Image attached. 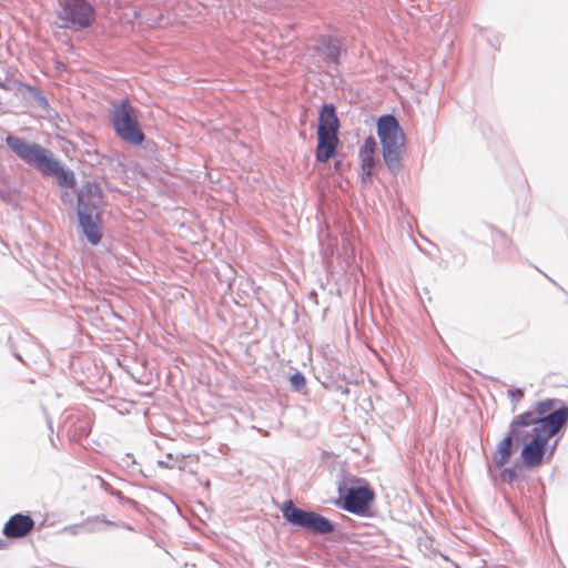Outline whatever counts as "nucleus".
Returning a JSON list of instances; mask_svg holds the SVG:
<instances>
[{
  "label": "nucleus",
  "mask_w": 568,
  "mask_h": 568,
  "mask_svg": "<svg viewBox=\"0 0 568 568\" xmlns=\"http://www.w3.org/2000/svg\"><path fill=\"white\" fill-rule=\"evenodd\" d=\"M6 144L21 161L42 174L54 178L60 186L75 185L73 172L67 170L50 150L12 134L6 138Z\"/></svg>",
  "instance_id": "obj_1"
},
{
  "label": "nucleus",
  "mask_w": 568,
  "mask_h": 568,
  "mask_svg": "<svg viewBox=\"0 0 568 568\" xmlns=\"http://www.w3.org/2000/svg\"><path fill=\"white\" fill-rule=\"evenodd\" d=\"M110 121L116 135L124 142L138 145L144 141L136 110L128 99L113 105L110 111Z\"/></svg>",
  "instance_id": "obj_5"
},
{
  "label": "nucleus",
  "mask_w": 568,
  "mask_h": 568,
  "mask_svg": "<svg viewBox=\"0 0 568 568\" xmlns=\"http://www.w3.org/2000/svg\"><path fill=\"white\" fill-rule=\"evenodd\" d=\"M283 517L294 526L304 528L314 534L325 535L334 531V524L326 517L315 511L305 510L294 505L292 500L284 503Z\"/></svg>",
  "instance_id": "obj_7"
},
{
  "label": "nucleus",
  "mask_w": 568,
  "mask_h": 568,
  "mask_svg": "<svg viewBox=\"0 0 568 568\" xmlns=\"http://www.w3.org/2000/svg\"><path fill=\"white\" fill-rule=\"evenodd\" d=\"M559 403L557 399H542L536 403L535 409L530 410L536 417H546L549 414H552L557 408L556 405Z\"/></svg>",
  "instance_id": "obj_17"
},
{
  "label": "nucleus",
  "mask_w": 568,
  "mask_h": 568,
  "mask_svg": "<svg viewBox=\"0 0 568 568\" xmlns=\"http://www.w3.org/2000/svg\"><path fill=\"white\" fill-rule=\"evenodd\" d=\"M508 396L514 403V408L516 407L517 403L524 397V392L520 388H510L508 389Z\"/></svg>",
  "instance_id": "obj_19"
},
{
  "label": "nucleus",
  "mask_w": 568,
  "mask_h": 568,
  "mask_svg": "<svg viewBox=\"0 0 568 568\" xmlns=\"http://www.w3.org/2000/svg\"><path fill=\"white\" fill-rule=\"evenodd\" d=\"M551 437L552 436L537 435L535 439L524 444L521 458L526 466L534 468L541 465L546 453V445Z\"/></svg>",
  "instance_id": "obj_10"
},
{
  "label": "nucleus",
  "mask_w": 568,
  "mask_h": 568,
  "mask_svg": "<svg viewBox=\"0 0 568 568\" xmlns=\"http://www.w3.org/2000/svg\"><path fill=\"white\" fill-rule=\"evenodd\" d=\"M316 50L327 63L336 65L342 53V42L335 37L324 36L320 39Z\"/></svg>",
  "instance_id": "obj_13"
},
{
  "label": "nucleus",
  "mask_w": 568,
  "mask_h": 568,
  "mask_svg": "<svg viewBox=\"0 0 568 568\" xmlns=\"http://www.w3.org/2000/svg\"><path fill=\"white\" fill-rule=\"evenodd\" d=\"M122 527L125 528L126 530H133V528L130 525H126V524H124Z\"/></svg>",
  "instance_id": "obj_25"
},
{
  "label": "nucleus",
  "mask_w": 568,
  "mask_h": 568,
  "mask_svg": "<svg viewBox=\"0 0 568 568\" xmlns=\"http://www.w3.org/2000/svg\"><path fill=\"white\" fill-rule=\"evenodd\" d=\"M60 28L79 31L89 28L94 19V8L85 0H65L57 11Z\"/></svg>",
  "instance_id": "obj_6"
},
{
  "label": "nucleus",
  "mask_w": 568,
  "mask_h": 568,
  "mask_svg": "<svg viewBox=\"0 0 568 568\" xmlns=\"http://www.w3.org/2000/svg\"><path fill=\"white\" fill-rule=\"evenodd\" d=\"M0 88L6 91H14L17 89L23 90V91L29 92L34 98V100L38 101V103L40 105H44L48 103L47 99L41 94V92L38 89H36L29 84L19 82L14 79H10L9 77H4L3 79L0 78Z\"/></svg>",
  "instance_id": "obj_15"
},
{
  "label": "nucleus",
  "mask_w": 568,
  "mask_h": 568,
  "mask_svg": "<svg viewBox=\"0 0 568 568\" xmlns=\"http://www.w3.org/2000/svg\"><path fill=\"white\" fill-rule=\"evenodd\" d=\"M377 142L373 136H368L364 140V143L359 150V159L363 174L367 178L373 175L375 169V151Z\"/></svg>",
  "instance_id": "obj_14"
},
{
  "label": "nucleus",
  "mask_w": 568,
  "mask_h": 568,
  "mask_svg": "<svg viewBox=\"0 0 568 568\" xmlns=\"http://www.w3.org/2000/svg\"><path fill=\"white\" fill-rule=\"evenodd\" d=\"M377 135L386 166L392 172H398L402 168V151L405 148V134L398 120L392 114L382 115L377 120Z\"/></svg>",
  "instance_id": "obj_3"
},
{
  "label": "nucleus",
  "mask_w": 568,
  "mask_h": 568,
  "mask_svg": "<svg viewBox=\"0 0 568 568\" xmlns=\"http://www.w3.org/2000/svg\"><path fill=\"white\" fill-rule=\"evenodd\" d=\"M290 382H291V385L294 388V390H297V392L302 390L306 385L305 376L300 372H296L295 374H293L290 378Z\"/></svg>",
  "instance_id": "obj_18"
},
{
  "label": "nucleus",
  "mask_w": 568,
  "mask_h": 568,
  "mask_svg": "<svg viewBox=\"0 0 568 568\" xmlns=\"http://www.w3.org/2000/svg\"><path fill=\"white\" fill-rule=\"evenodd\" d=\"M516 478V470L513 468H505L500 473V479L505 483H511Z\"/></svg>",
  "instance_id": "obj_20"
},
{
  "label": "nucleus",
  "mask_w": 568,
  "mask_h": 568,
  "mask_svg": "<svg viewBox=\"0 0 568 568\" xmlns=\"http://www.w3.org/2000/svg\"><path fill=\"white\" fill-rule=\"evenodd\" d=\"M100 215L78 213L79 225L92 245L99 244L102 237Z\"/></svg>",
  "instance_id": "obj_12"
},
{
  "label": "nucleus",
  "mask_w": 568,
  "mask_h": 568,
  "mask_svg": "<svg viewBox=\"0 0 568 568\" xmlns=\"http://www.w3.org/2000/svg\"><path fill=\"white\" fill-rule=\"evenodd\" d=\"M339 121L333 104H324L318 115L316 160L327 162L338 143Z\"/></svg>",
  "instance_id": "obj_4"
},
{
  "label": "nucleus",
  "mask_w": 568,
  "mask_h": 568,
  "mask_svg": "<svg viewBox=\"0 0 568 568\" xmlns=\"http://www.w3.org/2000/svg\"><path fill=\"white\" fill-rule=\"evenodd\" d=\"M16 356H17V358H19L21 362H23L27 365H30L31 363H36V361L33 358H31V357H29L28 359H23L19 355H16Z\"/></svg>",
  "instance_id": "obj_23"
},
{
  "label": "nucleus",
  "mask_w": 568,
  "mask_h": 568,
  "mask_svg": "<svg viewBox=\"0 0 568 568\" xmlns=\"http://www.w3.org/2000/svg\"><path fill=\"white\" fill-rule=\"evenodd\" d=\"M34 527V521L29 515L16 514L10 517L3 527V535L7 538H22Z\"/></svg>",
  "instance_id": "obj_11"
},
{
  "label": "nucleus",
  "mask_w": 568,
  "mask_h": 568,
  "mask_svg": "<svg viewBox=\"0 0 568 568\" xmlns=\"http://www.w3.org/2000/svg\"><path fill=\"white\" fill-rule=\"evenodd\" d=\"M33 348H34V351H36L37 353H39L41 356L45 357V351H44L41 346H39V345H34V346H33Z\"/></svg>",
  "instance_id": "obj_22"
},
{
  "label": "nucleus",
  "mask_w": 568,
  "mask_h": 568,
  "mask_svg": "<svg viewBox=\"0 0 568 568\" xmlns=\"http://www.w3.org/2000/svg\"><path fill=\"white\" fill-rule=\"evenodd\" d=\"M490 568H508V567H506V566H504V565H497V566H493V567H490Z\"/></svg>",
  "instance_id": "obj_27"
},
{
  "label": "nucleus",
  "mask_w": 568,
  "mask_h": 568,
  "mask_svg": "<svg viewBox=\"0 0 568 568\" xmlns=\"http://www.w3.org/2000/svg\"><path fill=\"white\" fill-rule=\"evenodd\" d=\"M338 493L342 498L337 505L352 514L364 515L371 503L374 500L375 494L368 486H351L343 491L342 486L338 487Z\"/></svg>",
  "instance_id": "obj_8"
},
{
  "label": "nucleus",
  "mask_w": 568,
  "mask_h": 568,
  "mask_svg": "<svg viewBox=\"0 0 568 568\" xmlns=\"http://www.w3.org/2000/svg\"><path fill=\"white\" fill-rule=\"evenodd\" d=\"M93 523H103V524H105V525H108V526H116V524H115V523H113V521H109V520H106L105 518H103V517H99V516H98V517H94V518H88V519H87L82 525H83V526H89V525H91V524H93Z\"/></svg>",
  "instance_id": "obj_21"
},
{
  "label": "nucleus",
  "mask_w": 568,
  "mask_h": 568,
  "mask_svg": "<svg viewBox=\"0 0 568 568\" xmlns=\"http://www.w3.org/2000/svg\"><path fill=\"white\" fill-rule=\"evenodd\" d=\"M7 546V541L0 537V549H3Z\"/></svg>",
  "instance_id": "obj_24"
},
{
  "label": "nucleus",
  "mask_w": 568,
  "mask_h": 568,
  "mask_svg": "<svg viewBox=\"0 0 568 568\" xmlns=\"http://www.w3.org/2000/svg\"><path fill=\"white\" fill-rule=\"evenodd\" d=\"M568 422V407L561 405L546 417H536L526 412L518 415L509 425V432L516 443H527L537 435L554 436Z\"/></svg>",
  "instance_id": "obj_2"
},
{
  "label": "nucleus",
  "mask_w": 568,
  "mask_h": 568,
  "mask_svg": "<svg viewBox=\"0 0 568 568\" xmlns=\"http://www.w3.org/2000/svg\"><path fill=\"white\" fill-rule=\"evenodd\" d=\"M88 530L89 531H97V530H100V528H98V527H90V528H88Z\"/></svg>",
  "instance_id": "obj_26"
},
{
  "label": "nucleus",
  "mask_w": 568,
  "mask_h": 568,
  "mask_svg": "<svg viewBox=\"0 0 568 568\" xmlns=\"http://www.w3.org/2000/svg\"><path fill=\"white\" fill-rule=\"evenodd\" d=\"M514 442L515 437L508 432L507 436L498 443L494 453V463L498 468H501L509 462Z\"/></svg>",
  "instance_id": "obj_16"
},
{
  "label": "nucleus",
  "mask_w": 568,
  "mask_h": 568,
  "mask_svg": "<svg viewBox=\"0 0 568 568\" xmlns=\"http://www.w3.org/2000/svg\"><path fill=\"white\" fill-rule=\"evenodd\" d=\"M102 191L98 183L85 181L78 192L77 213L101 214Z\"/></svg>",
  "instance_id": "obj_9"
}]
</instances>
